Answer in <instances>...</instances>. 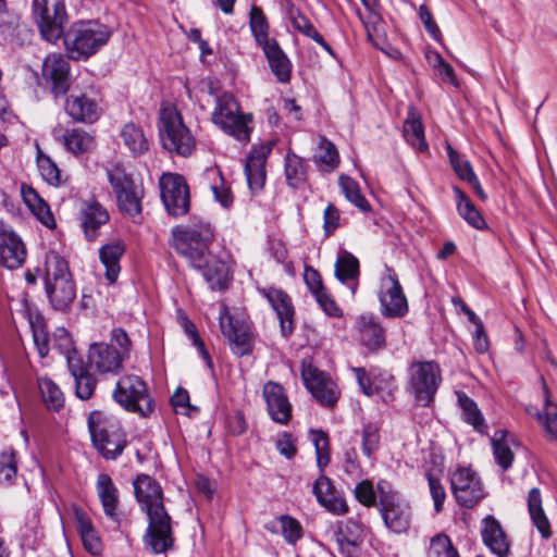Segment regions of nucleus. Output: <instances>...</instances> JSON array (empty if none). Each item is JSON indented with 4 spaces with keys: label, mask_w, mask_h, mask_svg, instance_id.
I'll use <instances>...</instances> for the list:
<instances>
[{
    "label": "nucleus",
    "mask_w": 557,
    "mask_h": 557,
    "mask_svg": "<svg viewBox=\"0 0 557 557\" xmlns=\"http://www.w3.org/2000/svg\"><path fill=\"white\" fill-rule=\"evenodd\" d=\"M453 191L456 197L459 215L474 228L484 230L486 227L485 220L469 197L457 186L453 187Z\"/></svg>",
    "instance_id": "79ce46f5"
},
{
    "label": "nucleus",
    "mask_w": 557,
    "mask_h": 557,
    "mask_svg": "<svg viewBox=\"0 0 557 557\" xmlns=\"http://www.w3.org/2000/svg\"><path fill=\"white\" fill-rule=\"evenodd\" d=\"M481 537L484 545L497 557L510 555L511 542L494 516L488 515L482 520Z\"/></svg>",
    "instance_id": "5701e85b"
},
{
    "label": "nucleus",
    "mask_w": 557,
    "mask_h": 557,
    "mask_svg": "<svg viewBox=\"0 0 557 557\" xmlns=\"http://www.w3.org/2000/svg\"><path fill=\"white\" fill-rule=\"evenodd\" d=\"M441 382V369L434 361L413 362L409 368V389L422 406L433 401Z\"/></svg>",
    "instance_id": "6e6552de"
},
{
    "label": "nucleus",
    "mask_w": 557,
    "mask_h": 557,
    "mask_svg": "<svg viewBox=\"0 0 557 557\" xmlns=\"http://www.w3.org/2000/svg\"><path fill=\"white\" fill-rule=\"evenodd\" d=\"M108 178L116 196L119 209L131 216L139 215L144 194L141 186L136 185L120 168L109 171Z\"/></svg>",
    "instance_id": "9d476101"
},
{
    "label": "nucleus",
    "mask_w": 557,
    "mask_h": 557,
    "mask_svg": "<svg viewBox=\"0 0 557 557\" xmlns=\"http://www.w3.org/2000/svg\"><path fill=\"white\" fill-rule=\"evenodd\" d=\"M428 557H460L445 534H437L431 540Z\"/></svg>",
    "instance_id": "13d9d810"
},
{
    "label": "nucleus",
    "mask_w": 557,
    "mask_h": 557,
    "mask_svg": "<svg viewBox=\"0 0 557 557\" xmlns=\"http://www.w3.org/2000/svg\"><path fill=\"white\" fill-rule=\"evenodd\" d=\"M272 143L253 146L245 164L247 184L252 194L263 189L267 178L265 163L272 151Z\"/></svg>",
    "instance_id": "f3484780"
},
{
    "label": "nucleus",
    "mask_w": 557,
    "mask_h": 557,
    "mask_svg": "<svg viewBox=\"0 0 557 557\" xmlns=\"http://www.w3.org/2000/svg\"><path fill=\"white\" fill-rule=\"evenodd\" d=\"M108 345H112L121 355L128 358L132 349V342L128 334L123 329L116 327L112 330L110 343Z\"/></svg>",
    "instance_id": "338daca9"
},
{
    "label": "nucleus",
    "mask_w": 557,
    "mask_h": 557,
    "mask_svg": "<svg viewBox=\"0 0 557 557\" xmlns=\"http://www.w3.org/2000/svg\"><path fill=\"white\" fill-rule=\"evenodd\" d=\"M275 446L278 453L287 459L294 458L297 453L296 440L288 432H283L280 434Z\"/></svg>",
    "instance_id": "774afa93"
},
{
    "label": "nucleus",
    "mask_w": 557,
    "mask_h": 557,
    "mask_svg": "<svg viewBox=\"0 0 557 557\" xmlns=\"http://www.w3.org/2000/svg\"><path fill=\"white\" fill-rule=\"evenodd\" d=\"M113 399L125 410L147 417L153 411L146 382L136 374H126L119 379L112 393Z\"/></svg>",
    "instance_id": "0eeeda50"
},
{
    "label": "nucleus",
    "mask_w": 557,
    "mask_h": 557,
    "mask_svg": "<svg viewBox=\"0 0 557 557\" xmlns=\"http://www.w3.org/2000/svg\"><path fill=\"white\" fill-rule=\"evenodd\" d=\"M75 519L85 549L91 555H99L102 550V542L91 520L79 509L75 510Z\"/></svg>",
    "instance_id": "4c0bfd02"
},
{
    "label": "nucleus",
    "mask_w": 557,
    "mask_h": 557,
    "mask_svg": "<svg viewBox=\"0 0 557 557\" xmlns=\"http://www.w3.org/2000/svg\"><path fill=\"white\" fill-rule=\"evenodd\" d=\"M178 322L185 334L190 338L191 343L198 348L201 357L211 367V358L208 350L205 347L202 339L199 337L196 325L187 315L180 312Z\"/></svg>",
    "instance_id": "052dcab7"
},
{
    "label": "nucleus",
    "mask_w": 557,
    "mask_h": 557,
    "mask_svg": "<svg viewBox=\"0 0 557 557\" xmlns=\"http://www.w3.org/2000/svg\"><path fill=\"white\" fill-rule=\"evenodd\" d=\"M75 383V395L82 399L87 400L94 395L97 381L94 375L88 371L84 364L83 359L69 360L67 367Z\"/></svg>",
    "instance_id": "c756f323"
},
{
    "label": "nucleus",
    "mask_w": 557,
    "mask_h": 557,
    "mask_svg": "<svg viewBox=\"0 0 557 557\" xmlns=\"http://www.w3.org/2000/svg\"><path fill=\"white\" fill-rule=\"evenodd\" d=\"M263 398L271 419L278 424H287L292 419L293 406L284 387L275 382H268L263 386Z\"/></svg>",
    "instance_id": "6ab92c4d"
},
{
    "label": "nucleus",
    "mask_w": 557,
    "mask_h": 557,
    "mask_svg": "<svg viewBox=\"0 0 557 557\" xmlns=\"http://www.w3.org/2000/svg\"><path fill=\"white\" fill-rule=\"evenodd\" d=\"M45 288L52 307L57 310H65L76 296L72 277L46 284Z\"/></svg>",
    "instance_id": "473e14b6"
},
{
    "label": "nucleus",
    "mask_w": 557,
    "mask_h": 557,
    "mask_svg": "<svg viewBox=\"0 0 557 557\" xmlns=\"http://www.w3.org/2000/svg\"><path fill=\"white\" fill-rule=\"evenodd\" d=\"M125 252V245L120 239H113L99 249V258L106 268V277L114 283L120 274V260Z\"/></svg>",
    "instance_id": "7c9ffc66"
},
{
    "label": "nucleus",
    "mask_w": 557,
    "mask_h": 557,
    "mask_svg": "<svg viewBox=\"0 0 557 557\" xmlns=\"http://www.w3.org/2000/svg\"><path fill=\"white\" fill-rule=\"evenodd\" d=\"M312 491L318 503L327 511L338 516L348 512V505L346 500L336 494L332 481L327 476L321 474L315 480Z\"/></svg>",
    "instance_id": "bb28decb"
},
{
    "label": "nucleus",
    "mask_w": 557,
    "mask_h": 557,
    "mask_svg": "<svg viewBox=\"0 0 557 557\" xmlns=\"http://www.w3.org/2000/svg\"><path fill=\"white\" fill-rule=\"evenodd\" d=\"M447 154L451 168L460 180L467 183L474 180L476 175L468 160L463 159L451 146H447Z\"/></svg>",
    "instance_id": "4d7b16f0"
},
{
    "label": "nucleus",
    "mask_w": 557,
    "mask_h": 557,
    "mask_svg": "<svg viewBox=\"0 0 557 557\" xmlns=\"http://www.w3.org/2000/svg\"><path fill=\"white\" fill-rule=\"evenodd\" d=\"M356 327L360 343L370 351L385 347V330L373 314H362L357 319Z\"/></svg>",
    "instance_id": "393cba45"
},
{
    "label": "nucleus",
    "mask_w": 557,
    "mask_h": 557,
    "mask_svg": "<svg viewBox=\"0 0 557 557\" xmlns=\"http://www.w3.org/2000/svg\"><path fill=\"white\" fill-rule=\"evenodd\" d=\"M282 528V534L289 544H295L302 536L300 523L293 517L283 515L278 518Z\"/></svg>",
    "instance_id": "e2e57ef3"
},
{
    "label": "nucleus",
    "mask_w": 557,
    "mask_h": 557,
    "mask_svg": "<svg viewBox=\"0 0 557 557\" xmlns=\"http://www.w3.org/2000/svg\"><path fill=\"white\" fill-rule=\"evenodd\" d=\"M380 447V431L376 424L367 423L361 433V449L366 457L372 458Z\"/></svg>",
    "instance_id": "6e6d98bb"
},
{
    "label": "nucleus",
    "mask_w": 557,
    "mask_h": 557,
    "mask_svg": "<svg viewBox=\"0 0 557 557\" xmlns=\"http://www.w3.org/2000/svg\"><path fill=\"white\" fill-rule=\"evenodd\" d=\"M84 234L89 242L99 235V228L109 221L107 209L96 200L85 201L81 209Z\"/></svg>",
    "instance_id": "cd10ccee"
},
{
    "label": "nucleus",
    "mask_w": 557,
    "mask_h": 557,
    "mask_svg": "<svg viewBox=\"0 0 557 557\" xmlns=\"http://www.w3.org/2000/svg\"><path fill=\"white\" fill-rule=\"evenodd\" d=\"M269 62L272 73L278 82L287 83L290 79L292 64L287 55L274 40L261 47Z\"/></svg>",
    "instance_id": "2f4dec72"
},
{
    "label": "nucleus",
    "mask_w": 557,
    "mask_h": 557,
    "mask_svg": "<svg viewBox=\"0 0 557 557\" xmlns=\"http://www.w3.org/2000/svg\"><path fill=\"white\" fill-rule=\"evenodd\" d=\"M545 405L542 411H537L535 417L543 428L546 437L550 442H557V406L548 397L546 385H544Z\"/></svg>",
    "instance_id": "a18cd8bd"
},
{
    "label": "nucleus",
    "mask_w": 557,
    "mask_h": 557,
    "mask_svg": "<svg viewBox=\"0 0 557 557\" xmlns=\"http://www.w3.org/2000/svg\"><path fill=\"white\" fill-rule=\"evenodd\" d=\"M161 199L166 211L180 216L189 210V190L186 181L178 174H163L160 178Z\"/></svg>",
    "instance_id": "4468645a"
},
{
    "label": "nucleus",
    "mask_w": 557,
    "mask_h": 557,
    "mask_svg": "<svg viewBox=\"0 0 557 557\" xmlns=\"http://www.w3.org/2000/svg\"><path fill=\"white\" fill-rule=\"evenodd\" d=\"M338 185L345 198L360 211L369 212L371 210L369 201L361 194L360 186L355 180L343 174L338 177Z\"/></svg>",
    "instance_id": "49530a36"
},
{
    "label": "nucleus",
    "mask_w": 557,
    "mask_h": 557,
    "mask_svg": "<svg viewBox=\"0 0 557 557\" xmlns=\"http://www.w3.org/2000/svg\"><path fill=\"white\" fill-rule=\"evenodd\" d=\"M339 161L336 146L325 136H320L318 151L313 156V162L318 169L325 173L334 172L338 168Z\"/></svg>",
    "instance_id": "ea45409f"
},
{
    "label": "nucleus",
    "mask_w": 557,
    "mask_h": 557,
    "mask_svg": "<svg viewBox=\"0 0 557 557\" xmlns=\"http://www.w3.org/2000/svg\"><path fill=\"white\" fill-rule=\"evenodd\" d=\"M311 441L315 449L317 465L323 471L331 460L329 436L323 431H311Z\"/></svg>",
    "instance_id": "5fc2aeb1"
},
{
    "label": "nucleus",
    "mask_w": 557,
    "mask_h": 557,
    "mask_svg": "<svg viewBox=\"0 0 557 557\" xmlns=\"http://www.w3.org/2000/svg\"><path fill=\"white\" fill-rule=\"evenodd\" d=\"M285 175L288 186L298 188L307 177L304 159L294 152H288L285 158Z\"/></svg>",
    "instance_id": "09e8293b"
},
{
    "label": "nucleus",
    "mask_w": 557,
    "mask_h": 557,
    "mask_svg": "<svg viewBox=\"0 0 557 557\" xmlns=\"http://www.w3.org/2000/svg\"><path fill=\"white\" fill-rule=\"evenodd\" d=\"M200 269H203V277L211 289L223 290L227 287L231 274L230 268L225 261L218 258L209 259V257H206V263Z\"/></svg>",
    "instance_id": "f704fd0d"
},
{
    "label": "nucleus",
    "mask_w": 557,
    "mask_h": 557,
    "mask_svg": "<svg viewBox=\"0 0 557 557\" xmlns=\"http://www.w3.org/2000/svg\"><path fill=\"white\" fill-rule=\"evenodd\" d=\"M458 403L462 410L463 420L471 424L478 432L485 433L487 424L476 404L463 393L458 394Z\"/></svg>",
    "instance_id": "de8ad7c7"
},
{
    "label": "nucleus",
    "mask_w": 557,
    "mask_h": 557,
    "mask_svg": "<svg viewBox=\"0 0 557 557\" xmlns=\"http://www.w3.org/2000/svg\"><path fill=\"white\" fill-rule=\"evenodd\" d=\"M52 136L75 156L89 152L96 144L94 136L81 127L63 132V127L59 125L52 129Z\"/></svg>",
    "instance_id": "a878e982"
},
{
    "label": "nucleus",
    "mask_w": 557,
    "mask_h": 557,
    "mask_svg": "<svg viewBox=\"0 0 557 557\" xmlns=\"http://www.w3.org/2000/svg\"><path fill=\"white\" fill-rule=\"evenodd\" d=\"M33 13L42 39L57 42L63 37L67 55L73 60L88 59L106 46L111 30L97 21H78L64 32L67 13L64 0H34Z\"/></svg>",
    "instance_id": "f257e3e1"
},
{
    "label": "nucleus",
    "mask_w": 557,
    "mask_h": 557,
    "mask_svg": "<svg viewBox=\"0 0 557 557\" xmlns=\"http://www.w3.org/2000/svg\"><path fill=\"white\" fill-rule=\"evenodd\" d=\"M213 228L209 222L195 221L172 228L170 246L194 268L200 269L209 257Z\"/></svg>",
    "instance_id": "7ed1b4c3"
},
{
    "label": "nucleus",
    "mask_w": 557,
    "mask_h": 557,
    "mask_svg": "<svg viewBox=\"0 0 557 557\" xmlns=\"http://www.w3.org/2000/svg\"><path fill=\"white\" fill-rule=\"evenodd\" d=\"M124 146L135 156H143L149 150V140L141 126L134 122L124 124L120 132Z\"/></svg>",
    "instance_id": "e433bc0d"
},
{
    "label": "nucleus",
    "mask_w": 557,
    "mask_h": 557,
    "mask_svg": "<svg viewBox=\"0 0 557 557\" xmlns=\"http://www.w3.org/2000/svg\"><path fill=\"white\" fill-rule=\"evenodd\" d=\"M125 359L112 345L94 343L89 346V367L100 374L119 373Z\"/></svg>",
    "instance_id": "a211bd4d"
},
{
    "label": "nucleus",
    "mask_w": 557,
    "mask_h": 557,
    "mask_svg": "<svg viewBox=\"0 0 557 557\" xmlns=\"http://www.w3.org/2000/svg\"><path fill=\"white\" fill-rule=\"evenodd\" d=\"M450 485L456 502L467 508H472L485 496L481 479L471 468L461 467L454 471Z\"/></svg>",
    "instance_id": "f8f14e48"
},
{
    "label": "nucleus",
    "mask_w": 557,
    "mask_h": 557,
    "mask_svg": "<svg viewBox=\"0 0 557 557\" xmlns=\"http://www.w3.org/2000/svg\"><path fill=\"white\" fill-rule=\"evenodd\" d=\"M134 492L143 511L148 516L145 545L153 554L165 553L174 545L172 519L163 505L162 487L148 474H139L134 481Z\"/></svg>",
    "instance_id": "f03ea898"
},
{
    "label": "nucleus",
    "mask_w": 557,
    "mask_h": 557,
    "mask_svg": "<svg viewBox=\"0 0 557 557\" xmlns=\"http://www.w3.org/2000/svg\"><path fill=\"white\" fill-rule=\"evenodd\" d=\"M250 28L260 47L275 40L269 38L268 21L263 14V11L256 5L250 9Z\"/></svg>",
    "instance_id": "3c124183"
},
{
    "label": "nucleus",
    "mask_w": 557,
    "mask_h": 557,
    "mask_svg": "<svg viewBox=\"0 0 557 557\" xmlns=\"http://www.w3.org/2000/svg\"><path fill=\"white\" fill-rule=\"evenodd\" d=\"M96 491L106 516L116 520L119 517L120 504L119 491L109 474L100 473L97 476Z\"/></svg>",
    "instance_id": "c85d7f7f"
},
{
    "label": "nucleus",
    "mask_w": 557,
    "mask_h": 557,
    "mask_svg": "<svg viewBox=\"0 0 557 557\" xmlns=\"http://www.w3.org/2000/svg\"><path fill=\"white\" fill-rule=\"evenodd\" d=\"M219 323L222 334L235 355L243 357L251 352L253 339L250 327L235 320L225 305L221 306Z\"/></svg>",
    "instance_id": "2eb2a0df"
},
{
    "label": "nucleus",
    "mask_w": 557,
    "mask_h": 557,
    "mask_svg": "<svg viewBox=\"0 0 557 557\" xmlns=\"http://www.w3.org/2000/svg\"><path fill=\"white\" fill-rule=\"evenodd\" d=\"M425 476L429 483L430 494L434 503V509L436 512H441L446 499L445 488L440 479L435 478L431 472H426Z\"/></svg>",
    "instance_id": "0e129e2a"
},
{
    "label": "nucleus",
    "mask_w": 557,
    "mask_h": 557,
    "mask_svg": "<svg viewBox=\"0 0 557 557\" xmlns=\"http://www.w3.org/2000/svg\"><path fill=\"white\" fill-rule=\"evenodd\" d=\"M26 259V248L21 237L12 230L0 227V265L18 269Z\"/></svg>",
    "instance_id": "4be33fe9"
},
{
    "label": "nucleus",
    "mask_w": 557,
    "mask_h": 557,
    "mask_svg": "<svg viewBox=\"0 0 557 557\" xmlns=\"http://www.w3.org/2000/svg\"><path fill=\"white\" fill-rule=\"evenodd\" d=\"M64 110L77 123L92 124L101 115L99 99L92 88L84 91L73 88L65 99Z\"/></svg>",
    "instance_id": "ddd939ff"
},
{
    "label": "nucleus",
    "mask_w": 557,
    "mask_h": 557,
    "mask_svg": "<svg viewBox=\"0 0 557 557\" xmlns=\"http://www.w3.org/2000/svg\"><path fill=\"white\" fill-rule=\"evenodd\" d=\"M158 129L162 146L168 151L188 157L195 150L196 139L173 104L161 106Z\"/></svg>",
    "instance_id": "20e7f679"
},
{
    "label": "nucleus",
    "mask_w": 557,
    "mask_h": 557,
    "mask_svg": "<svg viewBox=\"0 0 557 557\" xmlns=\"http://www.w3.org/2000/svg\"><path fill=\"white\" fill-rule=\"evenodd\" d=\"M287 16L292 24V26L304 34L305 36L311 38L317 44H319L325 51L333 54V50L331 46L324 40V38L319 34L312 23L305 16L299 9H297L293 3H288L287 5Z\"/></svg>",
    "instance_id": "c9c22d12"
},
{
    "label": "nucleus",
    "mask_w": 557,
    "mask_h": 557,
    "mask_svg": "<svg viewBox=\"0 0 557 557\" xmlns=\"http://www.w3.org/2000/svg\"><path fill=\"white\" fill-rule=\"evenodd\" d=\"M33 339L35 346L38 350V354L41 358L48 356L50 346H49V334L47 332L46 324L41 318H37L35 321H30Z\"/></svg>",
    "instance_id": "bf43d9fd"
},
{
    "label": "nucleus",
    "mask_w": 557,
    "mask_h": 557,
    "mask_svg": "<svg viewBox=\"0 0 557 557\" xmlns=\"http://www.w3.org/2000/svg\"><path fill=\"white\" fill-rule=\"evenodd\" d=\"M52 347L65 357L66 364L71 359H83L75 347V343L65 327H57L52 333Z\"/></svg>",
    "instance_id": "8fccbe9b"
},
{
    "label": "nucleus",
    "mask_w": 557,
    "mask_h": 557,
    "mask_svg": "<svg viewBox=\"0 0 557 557\" xmlns=\"http://www.w3.org/2000/svg\"><path fill=\"white\" fill-rule=\"evenodd\" d=\"M379 504L385 525L395 533L408 530L411 520L409 504L395 492H387L382 484L377 485Z\"/></svg>",
    "instance_id": "9b49d317"
},
{
    "label": "nucleus",
    "mask_w": 557,
    "mask_h": 557,
    "mask_svg": "<svg viewBox=\"0 0 557 557\" xmlns=\"http://www.w3.org/2000/svg\"><path fill=\"white\" fill-rule=\"evenodd\" d=\"M335 276L339 282L346 284L355 295L359 276L358 259L348 251L341 252L335 262Z\"/></svg>",
    "instance_id": "72a5a7b5"
},
{
    "label": "nucleus",
    "mask_w": 557,
    "mask_h": 557,
    "mask_svg": "<svg viewBox=\"0 0 557 557\" xmlns=\"http://www.w3.org/2000/svg\"><path fill=\"white\" fill-rule=\"evenodd\" d=\"M528 510L531 520L543 539L552 536L550 524L542 507V496L539 488H531L528 495Z\"/></svg>",
    "instance_id": "a19ab883"
},
{
    "label": "nucleus",
    "mask_w": 557,
    "mask_h": 557,
    "mask_svg": "<svg viewBox=\"0 0 557 557\" xmlns=\"http://www.w3.org/2000/svg\"><path fill=\"white\" fill-rule=\"evenodd\" d=\"M267 298L272 309L276 312L280 320L281 332L284 337H288L294 331V306L290 297L281 288H263L260 290Z\"/></svg>",
    "instance_id": "412c9836"
},
{
    "label": "nucleus",
    "mask_w": 557,
    "mask_h": 557,
    "mask_svg": "<svg viewBox=\"0 0 557 557\" xmlns=\"http://www.w3.org/2000/svg\"><path fill=\"white\" fill-rule=\"evenodd\" d=\"M42 400L52 410L58 411L63 407L64 397L59 386L48 377H42L38 382Z\"/></svg>",
    "instance_id": "603ef678"
},
{
    "label": "nucleus",
    "mask_w": 557,
    "mask_h": 557,
    "mask_svg": "<svg viewBox=\"0 0 557 557\" xmlns=\"http://www.w3.org/2000/svg\"><path fill=\"white\" fill-rule=\"evenodd\" d=\"M334 536L341 553L354 557L364 540L363 527L358 521L348 519L337 524Z\"/></svg>",
    "instance_id": "b1692460"
},
{
    "label": "nucleus",
    "mask_w": 557,
    "mask_h": 557,
    "mask_svg": "<svg viewBox=\"0 0 557 557\" xmlns=\"http://www.w3.org/2000/svg\"><path fill=\"white\" fill-rule=\"evenodd\" d=\"M72 277L67 261L58 252L51 250L45 259V285Z\"/></svg>",
    "instance_id": "c03bdc74"
},
{
    "label": "nucleus",
    "mask_w": 557,
    "mask_h": 557,
    "mask_svg": "<svg viewBox=\"0 0 557 557\" xmlns=\"http://www.w3.org/2000/svg\"><path fill=\"white\" fill-rule=\"evenodd\" d=\"M17 473L14 451L4 449L0 453V483L12 484Z\"/></svg>",
    "instance_id": "680f3d73"
},
{
    "label": "nucleus",
    "mask_w": 557,
    "mask_h": 557,
    "mask_svg": "<svg viewBox=\"0 0 557 557\" xmlns=\"http://www.w3.org/2000/svg\"><path fill=\"white\" fill-rule=\"evenodd\" d=\"M41 72L55 98L69 92L71 86L70 63L61 53L48 54L44 60Z\"/></svg>",
    "instance_id": "dca6fc26"
},
{
    "label": "nucleus",
    "mask_w": 557,
    "mask_h": 557,
    "mask_svg": "<svg viewBox=\"0 0 557 557\" xmlns=\"http://www.w3.org/2000/svg\"><path fill=\"white\" fill-rule=\"evenodd\" d=\"M508 436L509 433L506 430H497L491 437L495 461L504 471L511 467L515 457Z\"/></svg>",
    "instance_id": "37998d69"
},
{
    "label": "nucleus",
    "mask_w": 557,
    "mask_h": 557,
    "mask_svg": "<svg viewBox=\"0 0 557 557\" xmlns=\"http://www.w3.org/2000/svg\"><path fill=\"white\" fill-rule=\"evenodd\" d=\"M37 168L45 182L51 186H60L62 184L61 172L51 158L41 150L37 153Z\"/></svg>",
    "instance_id": "864d4df0"
},
{
    "label": "nucleus",
    "mask_w": 557,
    "mask_h": 557,
    "mask_svg": "<svg viewBox=\"0 0 557 557\" xmlns=\"http://www.w3.org/2000/svg\"><path fill=\"white\" fill-rule=\"evenodd\" d=\"M404 137L411 147L420 152H424L429 149L421 117L413 108L409 109L404 123Z\"/></svg>",
    "instance_id": "58836bf2"
},
{
    "label": "nucleus",
    "mask_w": 557,
    "mask_h": 557,
    "mask_svg": "<svg viewBox=\"0 0 557 557\" xmlns=\"http://www.w3.org/2000/svg\"><path fill=\"white\" fill-rule=\"evenodd\" d=\"M211 121L225 134L239 141H248L250 138L252 128L249 124L252 122V115L242 113L239 103L228 92H224L216 98Z\"/></svg>",
    "instance_id": "423d86ee"
},
{
    "label": "nucleus",
    "mask_w": 557,
    "mask_h": 557,
    "mask_svg": "<svg viewBox=\"0 0 557 557\" xmlns=\"http://www.w3.org/2000/svg\"><path fill=\"white\" fill-rule=\"evenodd\" d=\"M301 376L306 387L321 405L333 407L336 404L338 395L335 385L321 371L312 366H304Z\"/></svg>",
    "instance_id": "aec40b11"
},
{
    "label": "nucleus",
    "mask_w": 557,
    "mask_h": 557,
    "mask_svg": "<svg viewBox=\"0 0 557 557\" xmlns=\"http://www.w3.org/2000/svg\"><path fill=\"white\" fill-rule=\"evenodd\" d=\"M88 429L94 446L103 458L114 460L123 453L126 434L117 421L101 411H92L88 417Z\"/></svg>",
    "instance_id": "39448f33"
},
{
    "label": "nucleus",
    "mask_w": 557,
    "mask_h": 557,
    "mask_svg": "<svg viewBox=\"0 0 557 557\" xmlns=\"http://www.w3.org/2000/svg\"><path fill=\"white\" fill-rule=\"evenodd\" d=\"M313 297L326 315L333 318H341L343 315V310L338 307L326 289L320 292Z\"/></svg>",
    "instance_id": "69168bd1"
},
{
    "label": "nucleus",
    "mask_w": 557,
    "mask_h": 557,
    "mask_svg": "<svg viewBox=\"0 0 557 557\" xmlns=\"http://www.w3.org/2000/svg\"><path fill=\"white\" fill-rule=\"evenodd\" d=\"M377 298L381 313L385 318H403L409 311L407 297L393 268H385L380 278Z\"/></svg>",
    "instance_id": "1a4fd4ad"
}]
</instances>
